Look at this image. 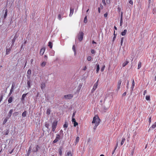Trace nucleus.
Here are the masks:
<instances>
[{
    "instance_id": "nucleus-57",
    "label": "nucleus",
    "mask_w": 156,
    "mask_h": 156,
    "mask_svg": "<svg viewBox=\"0 0 156 156\" xmlns=\"http://www.w3.org/2000/svg\"><path fill=\"white\" fill-rule=\"evenodd\" d=\"M126 92H124L123 93V94H122V96H126Z\"/></svg>"
},
{
    "instance_id": "nucleus-35",
    "label": "nucleus",
    "mask_w": 156,
    "mask_h": 156,
    "mask_svg": "<svg viewBox=\"0 0 156 156\" xmlns=\"http://www.w3.org/2000/svg\"><path fill=\"white\" fill-rule=\"evenodd\" d=\"M8 120V119L7 118H5V119H4L3 122V124H5L6 122H7Z\"/></svg>"
},
{
    "instance_id": "nucleus-34",
    "label": "nucleus",
    "mask_w": 156,
    "mask_h": 156,
    "mask_svg": "<svg viewBox=\"0 0 156 156\" xmlns=\"http://www.w3.org/2000/svg\"><path fill=\"white\" fill-rule=\"evenodd\" d=\"M135 85V83L134 80H133L132 81V87L131 88H132V89H133L134 87V86Z\"/></svg>"
},
{
    "instance_id": "nucleus-48",
    "label": "nucleus",
    "mask_w": 156,
    "mask_h": 156,
    "mask_svg": "<svg viewBox=\"0 0 156 156\" xmlns=\"http://www.w3.org/2000/svg\"><path fill=\"white\" fill-rule=\"evenodd\" d=\"M72 122H76V120L74 118H72Z\"/></svg>"
},
{
    "instance_id": "nucleus-62",
    "label": "nucleus",
    "mask_w": 156,
    "mask_h": 156,
    "mask_svg": "<svg viewBox=\"0 0 156 156\" xmlns=\"http://www.w3.org/2000/svg\"><path fill=\"white\" fill-rule=\"evenodd\" d=\"M75 112H73V118H73V117L75 116Z\"/></svg>"
},
{
    "instance_id": "nucleus-33",
    "label": "nucleus",
    "mask_w": 156,
    "mask_h": 156,
    "mask_svg": "<svg viewBox=\"0 0 156 156\" xmlns=\"http://www.w3.org/2000/svg\"><path fill=\"white\" fill-rule=\"evenodd\" d=\"M31 71L30 69H28L27 72L28 75H29L30 76V75L31 73Z\"/></svg>"
},
{
    "instance_id": "nucleus-10",
    "label": "nucleus",
    "mask_w": 156,
    "mask_h": 156,
    "mask_svg": "<svg viewBox=\"0 0 156 156\" xmlns=\"http://www.w3.org/2000/svg\"><path fill=\"white\" fill-rule=\"evenodd\" d=\"M62 147H60L58 149V151L59 152V154L60 156H61L62 154Z\"/></svg>"
},
{
    "instance_id": "nucleus-56",
    "label": "nucleus",
    "mask_w": 156,
    "mask_h": 156,
    "mask_svg": "<svg viewBox=\"0 0 156 156\" xmlns=\"http://www.w3.org/2000/svg\"><path fill=\"white\" fill-rule=\"evenodd\" d=\"M147 93V90H145L144 91V95H145Z\"/></svg>"
},
{
    "instance_id": "nucleus-17",
    "label": "nucleus",
    "mask_w": 156,
    "mask_h": 156,
    "mask_svg": "<svg viewBox=\"0 0 156 156\" xmlns=\"http://www.w3.org/2000/svg\"><path fill=\"white\" fill-rule=\"evenodd\" d=\"M156 127V122H155L152 125L151 127L150 128L153 129L155 128Z\"/></svg>"
},
{
    "instance_id": "nucleus-1",
    "label": "nucleus",
    "mask_w": 156,
    "mask_h": 156,
    "mask_svg": "<svg viewBox=\"0 0 156 156\" xmlns=\"http://www.w3.org/2000/svg\"><path fill=\"white\" fill-rule=\"evenodd\" d=\"M100 122L101 120L98 115H96L95 116H94L92 123V124H95V126L94 127V130L96 129L97 126L99 125Z\"/></svg>"
},
{
    "instance_id": "nucleus-24",
    "label": "nucleus",
    "mask_w": 156,
    "mask_h": 156,
    "mask_svg": "<svg viewBox=\"0 0 156 156\" xmlns=\"http://www.w3.org/2000/svg\"><path fill=\"white\" fill-rule=\"evenodd\" d=\"M125 138H122V141H121V145H122L123 144H124V143L125 142Z\"/></svg>"
},
{
    "instance_id": "nucleus-41",
    "label": "nucleus",
    "mask_w": 156,
    "mask_h": 156,
    "mask_svg": "<svg viewBox=\"0 0 156 156\" xmlns=\"http://www.w3.org/2000/svg\"><path fill=\"white\" fill-rule=\"evenodd\" d=\"M92 58L91 56H88L87 58V60L88 61H90L91 60Z\"/></svg>"
},
{
    "instance_id": "nucleus-44",
    "label": "nucleus",
    "mask_w": 156,
    "mask_h": 156,
    "mask_svg": "<svg viewBox=\"0 0 156 156\" xmlns=\"http://www.w3.org/2000/svg\"><path fill=\"white\" fill-rule=\"evenodd\" d=\"M118 142H117L116 144V145L115 148V150L116 149H117L118 146Z\"/></svg>"
},
{
    "instance_id": "nucleus-38",
    "label": "nucleus",
    "mask_w": 156,
    "mask_h": 156,
    "mask_svg": "<svg viewBox=\"0 0 156 156\" xmlns=\"http://www.w3.org/2000/svg\"><path fill=\"white\" fill-rule=\"evenodd\" d=\"M13 112V110L12 109H11L9 111V116H11V114Z\"/></svg>"
},
{
    "instance_id": "nucleus-21",
    "label": "nucleus",
    "mask_w": 156,
    "mask_h": 156,
    "mask_svg": "<svg viewBox=\"0 0 156 156\" xmlns=\"http://www.w3.org/2000/svg\"><path fill=\"white\" fill-rule=\"evenodd\" d=\"M48 46L50 48H51L52 47V44L51 42H48Z\"/></svg>"
},
{
    "instance_id": "nucleus-36",
    "label": "nucleus",
    "mask_w": 156,
    "mask_h": 156,
    "mask_svg": "<svg viewBox=\"0 0 156 156\" xmlns=\"http://www.w3.org/2000/svg\"><path fill=\"white\" fill-rule=\"evenodd\" d=\"M105 65H104L102 67L101 69V71L102 72H103L105 69Z\"/></svg>"
},
{
    "instance_id": "nucleus-31",
    "label": "nucleus",
    "mask_w": 156,
    "mask_h": 156,
    "mask_svg": "<svg viewBox=\"0 0 156 156\" xmlns=\"http://www.w3.org/2000/svg\"><path fill=\"white\" fill-rule=\"evenodd\" d=\"M45 87V84L44 83H42L41 84V88L42 89H43Z\"/></svg>"
},
{
    "instance_id": "nucleus-27",
    "label": "nucleus",
    "mask_w": 156,
    "mask_h": 156,
    "mask_svg": "<svg viewBox=\"0 0 156 156\" xmlns=\"http://www.w3.org/2000/svg\"><path fill=\"white\" fill-rule=\"evenodd\" d=\"M16 38H17V37H16V35H15L13 39L12 40V44H13L14 43Z\"/></svg>"
},
{
    "instance_id": "nucleus-40",
    "label": "nucleus",
    "mask_w": 156,
    "mask_h": 156,
    "mask_svg": "<svg viewBox=\"0 0 156 156\" xmlns=\"http://www.w3.org/2000/svg\"><path fill=\"white\" fill-rule=\"evenodd\" d=\"M79 139H80V138H79V137H78V136L76 138V143H77L79 142Z\"/></svg>"
},
{
    "instance_id": "nucleus-49",
    "label": "nucleus",
    "mask_w": 156,
    "mask_h": 156,
    "mask_svg": "<svg viewBox=\"0 0 156 156\" xmlns=\"http://www.w3.org/2000/svg\"><path fill=\"white\" fill-rule=\"evenodd\" d=\"M95 51L94 50H91V53L93 54H94L95 53Z\"/></svg>"
},
{
    "instance_id": "nucleus-64",
    "label": "nucleus",
    "mask_w": 156,
    "mask_h": 156,
    "mask_svg": "<svg viewBox=\"0 0 156 156\" xmlns=\"http://www.w3.org/2000/svg\"><path fill=\"white\" fill-rule=\"evenodd\" d=\"M92 43L93 44H96V43L94 41H92Z\"/></svg>"
},
{
    "instance_id": "nucleus-12",
    "label": "nucleus",
    "mask_w": 156,
    "mask_h": 156,
    "mask_svg": "<svg viewBox=\"0 0 156 156\" xmlns=\"http://www.w3.org/2000/svg\"><path fill=\"white\" fill-rule=\"evenodd\" d=\"M74 12V9L72 8H70V12L69 16H71L73 14Z\"/></svg>"
},
{
    "instance_id": "nucleus-39",
    "label": "nucleus",
    "mask_w": 156,
    "mask_h": 156,
    "mask_svg": "<svg viewBox=\"0 0 156 156\" xmlns=\"http://www.w3.org/2000/svg\"><path fill=\"white\" fill-rule=\"evenodd\" d=\"M87 22V16H86L84 20V23H86Z\"/></svg>"
},
{
    "instance_id": "nucleus-8",
    "label": "nucleus",
    "mask_w": 156,
    "mask_h": 156,
    "mask_svg": "<svg viewBox=\"0 0 156 156\" xmlns=\"http://www.w3.org/2000/svg\"><path fill=\"white\" fill-rule=\"evenodd\" d=\"M45 50V48L44 47H43L41 49L40 52V54L41 55H43L44 53Z\"/></svg>"
},
{
    "instance_id": "nucleus-16",
    "label": "nucleus",
    "mask_w": 156,
    "mask_h": 156,
    "mask_svg": "<svg viewBox=\"0 0 156 156\" xmlns=\"http://www.w3.org/2000/svg\"><path fill=\"white\" fill-rule=\"evenodd\" d=\"M129 63V62L127 61L126 60V61L124 62L122 65V66L123 67H125Z\"/></svg>"
},
{
    "instance_id": "nucleus-63",
    "label": "nucleus",
    "mask_w": 156,
    "mask_h": 156,
    "mask_svg": "<svg viewBox=\"0 0 156 156\" xmlns=\"http://www.w3.org/2000/svg\"><path fill=\"white\" fill-rule=\"evenodd\" d=\"M33 61V59H31V60H30V62H31V64H32V62Z\"/></svg>"
},
{
    "instance_id": "nucleus-2",
    "label": "nucleus",
    "mask_w": 156,
    "mask_h": 156,
    "mask_svg": "<svg viewBox=\"0 0 156 156\" xmlns=\"http://www.w3.org/2000/svg\"><path fill=\"white\" fill-rule=\"evenodd\" d=\"M83 33L82 32H80L78 35V38L79 41H81L83 38Z\"/></svg>"
},
{
    "instance_id": "nucleus-20",
    "label": "nucleus",
    "mask_w": 156,
    "mask_h": 156,
    "mask_svg": "<svg viewBox=\"0 0 156 156\" xmlns=\"http://www.w3.org/2000/svg\"><path fill=\"white\" fill-rule=\"evenodd\" d=\"M13 98L12 97H10L8 101L9 103H11L12 101Z\"/></svg>"
},
{
    "instance_id": "nucleus-32",
    "label": "nucleus",
    "mask_w": 156,
    "mask_h": 156,
    "mask_svg": "<svg viewBox=\"0 0 156 156\" xmlns=\"http://www.w3.org/2000/svg\"><path fill=\"white\" fill-rule=\"evenodd\" d=\"M72 49L74 52L76 54V47L75 45H73V46Z\"/></svg>"
},
{
    "instance_id": "nucleus-55",
    "label": "nucleus",
    "mask_w": 156,
    "mask_h": 156,
    "mask_svg": "<svg viewBox=\"0 0 156 156\" xmlns=\"http://www.w3.org/2000/svg\"><path fill=\"white\" fill-rule=\"evenodd\" d=\"M87 69V66H85L83 68V70L84 71H85Z\"/></svg>"
},
{
    "instance_id": "nucleus-54",
    "label": "nucleus",
    "mask_w": 156,
    "mask_h": 156,
    "mask_svg": "<svg viewBox=\"0 0 156 156\" xmlns=\"http://www.w3.org/2000/svg\"><path fill=\"white\" fill-rule=\"evenodd\" d=\"M116 35H115V36H114L113 38V41H114L115 40V39L116 38Z\"/></svg>"
},
{
    "instance_id": "nucleus-28",
    "label": "nucleus",
    "mask_w": 156,
    "mask_h": 156,
    "mask_svg": "<svg viewBox=\"0 0 156 156\" xmlns=\"http://www.w3.org/2000/svg\"><path fill=\"white\" fill-rule=\"evenodd\" d=\"M46 64V62H44L41 63V66L42 67H44L45 66Z\"/></svg>"
},
{
    "instance_id": "nucleus-14",
    "label": "nucleus",
    "mask_w": 156,
    "mask_h": 156,
    "mask_svg": "<svg viewBox=\"0 0 156 156\" xmlns=\"http://www.w3.org/2000/svg\"><path fill=\"white\" fill-rule=\"evenodd\" d=\"M97 69L96 70V73H98L99 71V64H96Z\"/></svg>"
},
{
    "instance_id": "nucleus-18",
    "label": "nucleus",
    "mask_w": 156,
    "mask_h": 156,
    "mask_svg": "<svg viewBox=\"0 0 156 156\" xmlns=\"http://www.w3.org/2000/svg\"><path fill=\"white\" fill-rule=\"evenodd\" d=\"M27 94H23L22 96V98H21V100L22 101H23L24 99L25 98L26 96L27 95Z\"/></svg>"
},
{
    "instance_id": "nucleus-19",
    "label": "nucleus",
    "mask_w": 156,
    "mask_h": 156,
    "mask_svg": "<svg viewBox=\"0 0 156 156\" xmlns=\"http://www.w3.org/2000/svg\"><path fill=\"white\" fill-rule=\"evenodd\" d=\"M51 110L50 108H48L47 110L46 114L48 115H50L51 112Z\"/></svg>"
},
{
    "instance_id": "nucleus-26",
    "label": "nucleus",
    "mask_w": 156,
    "mask_h": 156,
    "mask_svg": "<svg viewBox=\"0 0 156 156\" xmlns=\"http://www.w3.org/2000/svg\"><path fill=\"white\" fill-rule=\"evenodd\" d=\"M7 12H8L7 9H6L5 10V12L4 15V19L6 18V17L7 16Z\"/></svg>"
},
{
    "instance_id": "nucleus-6",
    "label": "nucleus",
    "mask_w": 156,
    "mask_h": 156,
    "mask_svg": "<svg viewBox=\"0 0 156 156\" xmlns=\"http://www.w3.org/2000/svg\"><path fill=\"white\" fill-rule=\"evenodd\" d=\"M98 80L97 81V82L94 84L92 91H94L95 90L97 87L98 86Z\"/></svg>"
},
{
    "instance_id": "nucleus-60",
    "label": "nucleus",
    "mask_w": 156,
    "mask_h": 156,
    "mask_svg": "<svg viewBox=\"0 0 156 156\" xmlns=\"http://www.w3.org/2000/svg\"><path fill=\"white\" fill-rule=\"evenodd\" d=\"M38 145H37V147H36V151H38L37 148H38Z\"/></svg>"
},
{
    "instance_id": "nucleus-58",
    "label": "nucleus",
    "mask_w": 156,
    "mask_h": 156,
    "mask_svg": "<svg viewBox=\"0 0 156 156\" xmlns=\"http://www.w3.org/2000/svg\"><path fill=\"white\" fill-rule=\"evenodd\" d=\"M127 87L128 89V86H129V82L128 80V82H127Z\"/></svg>"
},
{
    "instance_id": "nucleus-25",
    "label": "nucleus",
    "mask_w": 156,
    "mask_h": 156,
    "mask_svg": "<svg viewBox=\"0 0 156 156\" xmlns=\"http://www.w3.org/2000/svg\"><path fill=\"white\" fill-rule=\"evenodd\" d=\"M68 124L66 122L65 124L63 125V127L66 129L68 127Z\"/></svg>"
},
{
    "instance_id": "nucleus-61",
    "label": "nucleus",
    "mask_w": 156,
    "mask_h": 156,
    "mask_svg": "<svg viewBox=\"0 0 156 156\" xmlns=\"http://www.w3.org/2000/svg\"><path fill=\"white\" fill-rule=\"evenodd\" d=\"M98 12L99 13L100 12V7H99L98 8Z\"/></svg>"
},
{
    "instance_id": "nucleus-15",
    "label": "nucleus",
    "mask_w": 156,
    "mask_h": 156,
    "mask_svg": "<svg viewBox=\"0 0 156 156\" xmlns=\"http://www.w3.org/2000/svg\"><path fill=\"white\" fill-rule=\"evenodd\" d=\"M65 156H72L71 151H68L66 154Z\"/></svg>"
},
{
    "instance_id": "nucleus-37",
    "label": "nucleus",
    "mask_w": 156,
    "mask_h": 156,
    "mask_svg": "<svg viewBox=\"0 0 156 156\" xmlns=\"http://www.w3.org/2000/svg\"><path fill=\"white\" fill-rule=\"evenodd\" d=\"M146 99L147 100H150V96H146Z\"/></svg>"
},
{
    "instance_id": "nucleus-50",
    "label": "nucleus",
    "mask_w": 156,
    "mask_h": 156,
    "mask_svg": "<svg viewBox=\"0 0 156 156\" xmlns=\"http://www.w3.org/2000/svg\"><path fill=\"white\" fill-rule=\"evenodd\" d=\"M2 99H3V95H2L0 97V102H1L2 100Z\"/></svg>"
},
{
    "instance_id": "nucleus-3",
    "label": "nucleus",
    "mask_w": 156,
    "mask_h": 156,
    "mask_svg": "<svg viewBox=\"0 0 156 156\" xmlns=\"http://www.w3.org/2000/svg\"><path fill=\"white\" fill-rule=\"evenodd\" d=\"M57 125V121H54L52 123L51 127L52 128V131L53 132L55 131Z\"/></svg>"
},
{
    "instance_id": "nucleus-9",
    "label": "nucleus",
    "mask_w": 156,
    "mask_h": 156,
    "mask_svg": "<svg viewBox=\"0 0 156 156\" xmlns=\"http://www.w3.org/2000/svg\"><path fill=\"white\" fill-rule=\"evenodd\" d=\"M121 82H121V80H119L118 82V84H117V90H119V89L120 88Z\"/></svg>"
},
{
    "instance_id": "nucleus-52",
    "label": "nucleus",
    "mask_w": 156,
    "mask_h": 156,
    "mask_svg": "<svg viewBox=\"0 0 156 156\" xmlns=\"http://www.w3.org/2000/svg\"><path fill=\"white\" fill-rule=\"evenodd\" d=\"M108 16V13H105L104 14V16L105 17H106Z\"/></svg>"
},
{
    "instance_id": "nucleus-43",
    "label": "nucleus",
    "mask_w": 156,
    "mask_h": 156,
    "mask_svg": "<svg viewBox=\"0 0 156 156\" xmlns=\"http://www.w3.org/2000/svg\"><path fill=\"white\" fill-rule=\"evenodd\" d=\"M58 18L59 20H61L62 19L61 16L60 14H59L58 15Z\"/></svg>"
},
{
    "instance_id": "nucleus-4",
    "label": "nucleus",
    "mask_w": 156,
    "mask_h": 156,
    "mask_svg": "<svg viewBox=\"0 0 156 156\" xmlns=\"http://www.w3.org/2000/svg\"><path fill=\"white\" fill-rule=\"evenodd\" d=\"M61 139L60 135L58 134H57L56 135V137L55 140L53 141V144L57 143L58 140Z\"/></svg>"
},
{
    "instance_id": "nucleus-47",
    "label": "nucleus",
    "mask_w": 156,
    "mask_h": 156,
    "mask_svg": "<svg viewBox=\"0 0 156 156\" xmlns=\"http://www.w3.org/2000/svg\"><path fill=\"white\" fill-rule=\"evenodd\" d=\"M129 4H131V5H132L133 4V1L132 0H130L129 1Z\"/></svg>"
},
{
    "instance_id": "nucleus-59",
    "label": "nucleus",
    "mask_w": 156,
    "mask_h": 156,
    "mask_svg": "<svg viewBox=\"0 0 156 156\" xmlns=\"http://www.w3.org/2000/svg\"><path fill=\"white\" fill-rule=\"evenodd\" d=\"M13 150H14V149H12V150L11 151H10L9 152V153H10V154H12V153L13 152Z\"/></svg>"
},
{
    "instance_id": "nucleus-11",
    "label": "nucleus",
    "mask_w": 156,
    "mask_h": 156,
    "mask_svg": "<svg viewBox=\"0 0 156 156\" xmlns=\"http://www.w3.org/2000/svg\"><path fill=\"white\" fill-rule=\"evenodd\" d=\"M122 12L120 20V26H121L122 24Z\"/></svg>"
},
{
    "instance_id": "nucleus-53",
    "label": "nucleus",
    "mask_w": 156,
    "mask_h": 156,
    "mask_svg": "<svg viewBox=\"0 0 156 156\" xmlns=\"http://www.w3.org/2000/svg\"><path fill=\"white\" fill-rule=\"evenodd\" d=\"M106 2L108 4H110V0H106Z\"/></svg>"
},
{
    "instance_id": "nucleus-45",
    "label": "nucleus",
    "mask_w": 156,
    "mask_h": 156,
    "mask_svg": "<svg viewBox=\"0 0 156 156\" xmlns=\"http://www.w3.org/2000/svg\"><path fill=\"white\" fill-rule=\"evenodd\" d=\"M73 124H74V126L75 127L76 126H77L78 125V123L77 122H74Z\"/></svg>"
},
{
    "instance_id": "nucleus-46",
    "label": "nucleus",
    "mask_w": 156,
    "mask_h": 156,
    "mask_svg": "<svg viewBox=\"0 0 156 156\" xmlns=\"http://www.w3.org/2000/svg\"><path fill=\"white\" fill-rule=\"evenodd\" d=\"M151 116L149 117V125L151 124Z\"/></svg>"
},
{
    "instance_id": "nucleus-7",
    "label": "nucleus",
    "mask_w": 156,
    "mask_h": 156,
    "mask_svg": "<svg viewBox=\"0 0 156 156\" xmlns=\"http://www.w3.org/2000/svg\"><path fill=\"white\" fill-rule=\"evenodd\" d=\"M15 87V84L14 83L12 84L11 89L10 90L9 95H10L12 93L14 90V88Z\"/></svg>"
},
{
    "instance_id": "nucleus-51",
    "label": "nucleus",
    "mask_w": 156,
    "mask_h": 156,
    "mask_svg": "<svg viewBox=\"0 0 156 156\" xmlns=\"http://www.w3.org/2000/svg\"><path fill=\"white\" fill-rule=\"evenodd\" d=\"M102 2L105 5H106L105 2V0H102Z\"/></svg>"
},
{
    "instance_id": "nucleus-5",
    "label": "nucleus",
    "mask_w": 156,
    "mask_h": 156,
    "mask_svg": "<svg viewBox=\"0 0 156 156\" xmlns=\"http://www.w3.org/2000/svg\"><path fill=\"white\" fill-rule=\"evenodd\" d=\"M73 97V95L71 94H69L66 95H64V98L66 99H69L72 98Z\"/></svg>"
},
{
    "instance_id": "nucleus-13",
    "label": "nucleus",
    "mask_w": 156,
    "mask_h": 156,
    "mask_svg": "<svg viewBox=\"0 0 156 156\" xmlns=\"http://www.w3.org/2000/svg\"><path fill=\"white\" fill-rule=\"evenodd\" d=\"M127 32V30H126L125 29L124 30V31L121 32V34L122 36L125 35Z\"/></svg>"
},
{
    "instance_id": "nucleus-30",
    "label": "nucleus",
    "mask_w": 156,
    "mask_h": 156,
    "mask_svg": "<svg viewBox=\"0 0 156 156\" xmlns=\"http://www.w3.org/2000/svg\"><path fill=\"white\" fill-rule=\"evenodd\" d=\"M124 37H122L121 38V42H120V44H121V46L122 45V43H123V41H124Z\"/></svg>"
},
{
    "instance_id": "nucleus-29",
    "label": "nucleus",
    "mask_w": 156,
    "mask_h": 156,
    "mask_svg": "<svg viewBox=\"0 0 156 156\" xmlns=\"http://www.w3.org/2000/svg\"><path fill=\"white\" fill-rule=\"evenodd\" d=\"M27 112L26 111H25L22 114V116L23 117H25L26 115Z\"/></svg>"
},
{
    "instance_id": "nucleus-22",
    "label": "nucleus",
    "mask_w": 156,
    "mask_h": 156,
    "mask_svg": "<svg viewBox=\"0 0 156 156\" xmlns=\"http://www.w3.org/2000/svg\"><path fill=\"white\" fill-rule=\"evenodd\" d=\"M141 62L140 61H139L138 63V69H139L141 66Z\"/></svg>"
},
{
    "instance_id": "nucleus-42",
    "label": "nucleus",
    "mask_w": 156,
    "mask_h": 156,
    "mask_svg": "<svg viewBox=\"0 0 156 156\" xmlns=\"http://www.w3.org/2000/svg\"><path fill=\"white\" fill-rule=\"evenodd\" d=\"M27 84L28 87L30 88V83L29 81H28L27 82Z\"/></svg>"
},
{
    "instance_id": "nucleus-23",
    "label": "nucleus",
    "mask_w": 156,
    "mask_h": 156,
    "mask_svg": "<svg viewBox=\"0 0 156 156\" xmlns=\"http://www.w3.org/2000/svg\"><path fill=\"white\" fill-rule=\"evenodd\" d=\"M11 50V49L10 48H7L6 49V55H8L9 54V52Z\"/></svg>"
}]
</instances>
